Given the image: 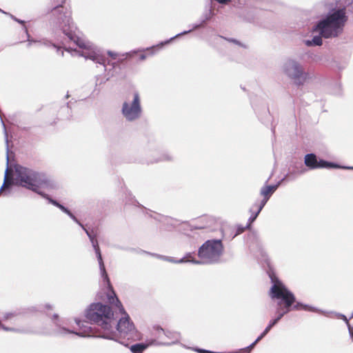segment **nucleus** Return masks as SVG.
<instances>
[{
  "mask_svg": "<svg viewBox=\"0 0 353 353\" xmlns=\"http://www.w3.org/2000/svg\"><path fill=\"white\" fill-rule=\"evenodd\" d=\"M85 316L90 321L96 323L101 329V334H95V327L90 326L89 323L75 319L79 327V332L69 330L56 322L58 327L57 334H75L80 336H97L103 339H114L115 334L112 331V324H115V317L110 307L101 303H92L86 310Z\"/></svg>",
  "mask_w": 353,
  "mask_h": 353,
  "instance_id": "nucleus-1",
  "label": "nucleus"
},
{
  "mask_svg": "<svg viewBox=\"0 0 353 353\" xmlns=\"http://www.w3.org/2000/svg\"><path fill=\"white\" fill-rule=\"evenodd\" d=\"M64 8L59 6L55 8V12L61 14L59 17V23L63 32L67 37L68 39L72 41L81 50L72 49L71 47L68 48L65 47V51L70 53L72 56L79 55L92 60L94 62L103 65L105 66V59L101 54L99 50L94 46L90 42L78 35L77 28L73 24L70 12H63Z\"/></svg>",
  "mask_w": 353,
  "mask_h": 353,
  "instance_id": "nucleus-2",
  "label": "nucleus"
},
{
  "mask_svg": "<svg viewBox=\"0 0 353 353\" xmlns=\"http://www.w3.org/2000/svg\"><path fill=\"white\" fill-rule=\"evenodd\" d=\"M347 20L345 6L331 10L325 18L313 27V31L319 35L314 36L311 40H305V44L307 46H321L322 37L330 39L339 37L342 34Z\"/></svg>",
  "mask_w": 353,
  "mask_h": 353,
  "instance_id": "nucleus-3",
  "label": "nucleus"
},
{
  "mask_svg": "<svg viewBox=\"0 0 353 353\" xmlns=\"http://www.w3.org/2000/svg\"><path fill=\"white\" fill-rule=\"evenodd\" d=\"M109 290L111 291V294L108 295L109 303L112 305H114L122 315L118 321V317H115V324H112V331L115 334L114 339H109L116 341H119L120 339L128 340L133 339L137 336V329L134 323L131 321L129 315L124 310L121 303L117 297L112 288H109Z\"/></svg>",
  "mask_w": 353,
  "mask_h": 353,
  "instance_id": "nucleus-4",
  "label": "nucleus"
},
{
  "mask_svg": "<svg viewBox=\"0 0 353 353\" xmlns=\"http://www.w3.org/2000/svg\"><path fill=\"white\" fill-rule=\"evenodd\" d=\"M223 251V246L221 240H208L199 248L198 255L200 260L190 259L191 254L179 260H174L171 257L161 256L160 258L174 263L191 262L194 264L213 263L219 260Z\"/></svg>",
  "mask_w": 353,
  "mask_h": 353,
  "instance_id": "nucleus-5",
  "label": "nucleus"
},
{
  "mask_svg": "<svg viewBox=\"0 0 353 353\" xmlns=\"http://www.w3.org/2000/svg\"><path fill=\"white\" fill-rule=\"evenodd\" d=\"M16 175L21 186L39 194H41L39 188L47 185L48 182L47 176L43 173L23 166L16 168Z\"/></svg>",
  "mask_w": 353,
  "mask_h": 353,
  "instance_id": "nucleus-6",
  "label": "nucleus"
},
{
  "mask_svg": "<svg viewBox=\"0 0 353 353\" xmlns=\"http://www.w3.org/2000/svg\"><path fill=\"white\" fill-rule=\"evenodd\" d=\"M270 296L272 299H276L283 301L284 307H278L276 313L277 317L272 320L266 327H269V330L276 325L279 321L288 312L290 311V307L295 301L294 294L287 289V288L280 282H276L270 289Z\"/></svg>",
  "mask_w": 353,
  "mask_h": 353,
  "instance_id": "nucleus-7",
  "label": "nucleus"
},
{
  "mask_svg": "<svg viewBox=\"0 0 353 353\" xmlns=\"http://www.w3.org/2000/svg\"><path fill=\"white\" fill-rule=\"evenodd\" d=\"M121 113L128 121L139 119L142 113L141 99L137 92L133 93L132 98L128 97L123 103Z\"/></svg>",
  "mask_w": 353,
  "mask_h": 353,
  "instance_id": "nucleus-8",
  "label": "nucleus"
},
{
  "mask_svg": "<svg viewBox=\"0 0 353 353\" xmlns=\"http://www.w3.org/2000/svg\"><path fill=\"white\" fill-rule=\"evenodd\" d=\"M283 71L298 85H303L309 77L308 73L304 71L301 64L293 59H287L284 62Z\"/></svg>",
  "mask_w": 353,
  "mask_h": 353,
  "instance_id": "nucleus-9",
  "label": "nucleus"
},
{
  "mask_svg": "<svg viewBox=\"0 0 353 353\" xmlns=\"http://www.w3.org/2000/svg\"><path fill=\"white\" fill-rule=\"evenodd\" d=\"M80 226L84 230L86 234L89 237V239L91 241L92 245L95 251L99 265L101 277L103 278L104 283H105L107 284L108 288H111L110 282L108 274L105 271V265H104V263H103V261L102 259V256H101V251H100V249H99V247L98 245L97 240L95 239V236L92 235L90 234V232L87 229H85L82 224Z\"/></svg>",
  "mask_w": 353,
  "mask_h": 353,
  "instance_id": "nucleus-10",
  "label": "nucleus"
},
{
  "mask_svg": "<svg viewBox=\"0 0 353 353\" xmlns=\"http://www.w3.org/2000/svg\"><path fill=\"white\" fill-rule=\"evenodd\" d=\"M304 163L307 167L311 170L322 168H341L339 165L327 162L323 160L318 161L316 156L314 154H307L305 156Z\"/></svg>",
  "mask_w": 353,
  "mask_h": 353,
  "instance_id": "nucleus-11",
  "label": "nucleus"
},
{
  "mask_svg": "<svg viewBox=\"0 0 353 353\" xmlns=\"http://www.w3.org/2000/svg\"><path fill=\"white\" fill-rule=\"evenodd\" d=\"M279 185V183L275 185H267L261 188L260 193L263 196V199L259 204V210L263 209L270 196L277 189Z\"/></svg>",
  "mask_w": 353,
  "mask_h": 353,
  "instance_id": "nucleus-12",
  "label": "nucleus"
},
{
  "mask_svg": "<svg viewBox=\"0 0 353 353\" xmlns=\"http://www.w3.org/2000/svg\"><path fill=\"white\" fill-rule=\"evenodd\" d=\"M155 341H152L149 344L145 343H137L130 346V350L132 353H140L146 350L149 345H152Z\"/></svg>",
  "mask_w": 353,
  "mask_h": 353,
  "instance_id": "nucleus-13",
  "label": "nucleus"
},
{
  "mask_svg": "<svg viewBox=\"0 0 353 353\" xmlns=\"http://www.w3.org/2000/svg\"><path fill=\"white\" fill-rule=\"evenodd\" d=\"M58 208L61 210L63 212L66 213L74 221L78 223L79 225H81V223L77 220V219L74 216V214L66 208H65L63 205L59 204Z\"/></svg>",
  "mask_w": 353,
  "mask_h": 353,
  "instance_id": "nucleus-14",
  "label": "nucleus"
},
{
  "mask_svg": "<svg viewBox=\"0 0 353 353\" xmlns=\"http://www.w3.org/2000/svg\"><path fill=\"white\" fill-rule=\"evenodd\" d=\"M293 308L294 310H299V309L302 308V309H303L305 310H307V311L318 312V310L316 309H315L314 307H310L307 305H303L299 303H297L296 305H294Z\"/></svg>",
  "mask_w": 353,
  "mask_h": 353,
  "instance_id": "nucleus-15",
  "label": "nucleus"
},
{
  "mask_svg": "<svg viewBox=\"0 0 353 353\" xmlns=\"http://www.w3.org/2000/svg\"><path fill=\"white\" fill-rule=\"evenodd\" d=\"M255 207H256V208L257 207L256 212H255V214H252V216L250 217V219H249V222H250V223L247 225V227H248V226L250 225V224L251 223H252V222H253V221L256 219V217L258 216L259 214V213H260V212L261 211V210H259V205H254L251 208V209H250V212H251L252 213L253 212V210H254V208H255Z\"/></svg>",
  "mask_w": 353,
  "mask_h": 353,
  "instance_id": "nucleus-16",
  "label": "nucleus"
},
{
  "mask_svg": "<svg viewBox=\"0 0 353 353\" xmlns=\"http://www.w3.org/2000/svg\"><path fill=\"white\" fill-rule=\"evenodd\" d=\"M192 30H187V31H184V32H181V33L177 34L176 36H174V37H172L170 40H168V41H165L164 43H161L159 45V46H160V47H161V46H163L164 44H167V43H168L171 40H172V39H175V38H176V37H179V36L186 34H188V33L190 32Z\"/></svg>",
  "mask_w": 353,
  "mask_h": 353,
  "instance_id": "nucleus-17",
  "label": "nucleus"
},
{
  "mask_svg": "<svg viewBox=\"0 0 353 353\" xmlns=\"http://www.w3.org/2000/svg\"><path fill=\"white\" fill-rule=\"evenodd\" d=\"M41 195L43 197H44V198L47 199L49 201V202H50V203L53 204L54 205H55V206H57V207H58V206H59V205L60 204V203H59L57 201H55V200H54V199H52L50 198V197L48 196V195H47V194H44V193H43V192H41Z\"/></svg>",
  "mask_w": 353,
  "mask_h": 353,
  "instance_id": "nucleus-18",
  "label": "nucleus"
},
{
  "mask_svg": "<svg viewBox=\"0 0 353 353\" xmlns=\"http://www.w3.org/2000/svg\"><path fill=\"white\" fill-rule=\"evenodd\" d=\"M269 327H266L261 334L255 340L256 342L260 341L269 332Z\"/></svg>",
  "mask_w": 353,
  "mask_h": 353,
  "instance_id": "nucleus-19",
  "label": "nucleus"
},
{
  "mask_svg": "<svg viewBox=\"0 0 353 353\" xmlns=\"http://www.w3.org/2000/svg\"><path fill=\"white\" fill-rule=\"evenodd\" d=\"M269 327H266L261 334L255 340L256 342L260 341L269 332Z\"/></svg>",
  "mask_w": 353,
  "mask_h": 353,
  "instance_id": "nucleus-20",
  "label": "nucleus"
},
{
  "mask_svg": "<svg viewBox=\"0 0 353 353\" xmlns=\"http://www.w3.org/2000/svg\"><path fill=\"white\" fill-rule=\"evenodd\" d=\"M269 327H266L261 334L255 340L256 342L260 341L269 332Z\"/></svg>",
  "mask_w": 353,
  "mask_h": 353,
  "instance_id": "nucleus-21",
  "label": "nucleus"
},
{
  "mask_svg": "<svg viewBox=\"0 0 353 353\" xmlns=\"http://www.w3.org/2000/svg\"><path fill=\"white\" fill-rule=\"evenodd\" d=\"M154 329L156 330V331L159 336L161 334H163L166 335L167 336H168V334L165 332V330L163 328H161L160 327H154Z\"/></svg>",
  "mask_w": 353,
  "mask_h": 353,
  "instance_id": "nucleus-22",
  "label": "nucleus"
},
{
  "mask_svg": "<svg viewBox=\"0 0 353 353\" xmlns=\"http://www.w3.org/2000/svg\"><path fill=\"white\" fill-rule=\"evenodd\" d=\"M245 230V228L244 227H240L239 226L237 228V231L235 233V234L234 235L233 238L235 237L236 236L240 234L241 233H242L243 231Z\"/></svg>",
  "mask_w": 353,
  "mask_h": 353,
  "instance_id": "nucleus-23",
  "label": "nucleus"
},
{
  "mask_svg": "<svg viewBox=\"0 0 353 353\" xmlns=\"http://www.w3.org/2000/svg\"><path fill=\"white\" fill-rule=\"evenodd\" d=\"M1 327L5 331H11V332H17V330L15 328L8 327L3 325H1Z\"/></svg>",
  "mask_w": 353,
  "mask_h": 353,
  "instance_id": "nucleus-24",
  "label": "nucleus"
},
{
  "mask_svg": "<svg viewBox=\"0 0 353 353\" xmlns=\"http://www.w3.org/2000/svg\"><path fill=\"white\" fill-rule=\"evenodd\" d=\"M108 54L110 57H111L112 59H115L118 57V54L113 52L112 51H108Z\"/></svg>",
  "mask_w": 353,
  "mask_h": 353,
  "instance_id": "nucleus-25",
  "label": "nucleus"
},
{
  "mask_svg": "<svg viewBox=\"0 0 353 353\" xmlns=\"http://www.w3.org/2000/svg\"><path fill=\"white\" fill-rule=\"evenodd\" d=\"M211 14H212V11L211 10H210L209 13L208 14H206L205 15V18L202 21V23H204L205 21H208L209 20L210 18H211Z\"/></svg>",
  "mask_w": 353,
  "mask_h": 353,
  "instance_id": "nucleus-26",
  "label": "nucleus"
},
{
  "mask_svg": "<svg viewBox=\"0 0 353 353\" xmlns=\"http://www.w3.org/2000/svg\"><path fill=\"white\" fill-rule=\"evenodd\" d=\"M215 1L219 3L225 4V3H228V2H230L231 0H215Z\"/></svg>",
  "mask_w": 353,
  "mask_h": 353,
  "instance_id": "nucleus-27",
  "label": "nucleus"
},
{
  "mask_svg": "<svg viewBox=\"0 0 353 353\" xmlns=\"http://www.w3.org/2000/svg\"><path fill=\"white\" fill-rule=\"evenodd\" d=\"M347 326H348L350 334L351 337H353V327H352L350 324H348Z\"/></svg>",
  "mask_w": 353,
  "mask_h": 353,
  "instance_id": "nucleus-28",
  "label": "nucleus"
},
{
  "mask_svg": "<svg viewBox=\"0 0 353 353\" xmlns=\"http://www.w3.org/2000/svg\"><path fill=\"white\" fill-rule=\"evenodd\" d=\"M340 316H341V318L343 320H344V321L346 322L347 325L350 324V323H349V322H348V320H347V317H346L345 315H343V314H340Z\"/></svg>",
  "mask_w": 353,
  "mask_h": 353,
  "instance_id": "nucleus-29",
  "label": "nucleus"
},
{
  "mask_svg": "<svg viewBox=\"0 0 353 353\" xmlns=\"http://www.w3.org/2000/svg\"><path fill=\"white\" fill-rule=\"evenodd\" d=\"M172 157L168 154L163 155L162 160H170Z\"/></svg>",
  "mask_w": 353,
  "mask_h": 353,
  "instance_id": "nucleus-30",
  "label": "nucleus"
},
{
  "mask_svg": "<svg viewBox=\"0 0 353 353\" xmlns=\"http://www.w3.org/2000/svg\"><path fill=\"white\" fill-rule=\"evenodd\" d=\"M202 26V23L201 24H195L193 26L192 30H196Z\"/></svg>",
  "mask_w": 353,
  "mask_h": 353,
  "instance_id": "nucleus-31",
  "label": "nucleus"
},
{
  "mask_svg": "<svg viewBox=\"0 0 353 353\" xmlns=\"http://www.w3.org/2000/svg\"><path fill=\"white\" fill-rule=\"evenodd\" d=\"M12 18L14 21H17V22H19V23H21V24H23V23H24V21H23L19 20V19H17V18L14 17L13 16H12Z\"/></svg>",
  "mask_w": 353,
  "mask_h": 353,
  "instance_id": "nucleus-32",
  "label": "nucleus"
},
{
  "mask_svg": "<svg viewBox=\"0 0 353 353\" xmlns=\"http://www.w3.org/2000/svg\"><path fill=\"white\" fill-rule=\"evenodd\" d=\"M12 18L14 21H17V22H19V23H21V24H23V23H24V21H23L19 20V19H17V18L14 17L13 16H12Z\"/></svg>",
  "mask_w": 353,
  "mask_h": 353,
  "instance_id": "nucleus-33",
  "label": "nucleus"
},
{
  "mask_svg": "<svg viewBox=\"0 0 353 353\" xmlns=\"http://www.w3.org/2000/svg\"><path fill=\"white\" fill-rule=\"evenodd\" d=\"M228 40L229 41H231V42H232V43H236V44H237V45H240V43H239L238 41L235 40V39H228Z\"/></svg>",
  "mask_w": 353,
  "mask_h": 353,
  "instance_id": "nucleus-34",
  "label": "nucleus"
},
{
  "mask_svg": "<svg viewBox=\"0 0 353 353\" xmlns=\"http://www.w3.org/2000/svg\"><path fill=\"white\" fill-rule=\"evenodd\" d=\"M257 343H258V342H256V341H254V342H253L250 345H249V346L248 347V348H249V349H252V348H253V347H254V345H255Z\"/></svg>",
  "mask_w": 353,
  "mask_h": 353,
  "instance_id": "nucleus-35",
  "label": "nucleus"
},
{
  "mask_svg": "<svg viewBox=\"0 0 353 353\" xmlns=\"http://www.w3.org/2000/svg\"><path fill=\"white\" fill-rule=\"evenodd\" d=\"M257 343H258V342H256V341H254V342H253L250 345H249V346L248 347V348H249V349H252V348H253V347H254V345H255Z\"/></svg>",
  "mask_w": 353,
  "mask_h": 353,
  "instance_id": "nucleus-36",
  "label": "nucleus"
},
{
  "mask_svg": "<svg viewBox=\"0 0 353 353\" xmlns=\"http://www.w3.org/2000/svg\"><path fill=\"white\" fill-rule=\"evenodd\" d=\"M137 52L136 51H133V52H127L125 53L124 55H127V56H132L134 54H135Z\"/></svg>",
  "mask_w": 353,
  "mask_h": 353,
  "instance_id": "nucleus-37",
  "label": "nucleus"
},
{
  "mask_svg": "<svg viewBox=\"0 0 353 353\" xmlns=\"http://www.w3.org/2000/svg\"><path fill=\"white\" fill-rule=\"evenodd\" d=\"M145 58H146V55H145V54H141L140 55V57H139V59H140L141 60H144V59H145Z\"/></svg>",
  "mask_w": 353,
  "mask_h": 353,
  "instance_id": "nucleus-38",
  "label": "nucleus"
},
{
  "mask_svg": "<svg viewBox=\"0 0 353 353\" xmlns=\"http://www.w3.org/2000/svg\"><path fill=\"white\" fill-rule=\"evenodd\" d=\"M153 48H154V47H153V48H147L146 50H149V51H151V54H154V52H153Z\"/></svg>",
  "mask_w": 353,
  "mask_h": 353,
  "instance_id": "nucleus-39",
  "label": "nucleus"
},
{
  "mask_svg": "<svg viewBox=\"0 0 353 353\" xmlns=\"http://www.w3.org/2000/svg\"><path fill=\"white\" fill-rule=\"evenodd\" d=\"M343 168L353 170V167H343Z\"/></svg>",
  "mask_w": 353,
  "mask_h": 353,
  "instance_id": "nucleus-40",
  "label": "nucleus"
},
{
  "mask_svg": "<svg viewBox=\"0 0 353 353\" xmlns=\"http://www.w3.org/2000/svg\"><path fill=\"white\" fill-rule=\"evenodd\" d=\"M271 280H273V278H271ZM272 281L274 282V283H276V282H279V281H278V280H276V281ZM280 283H281V282L280 281ZM274 285V284H273V285H272V286H273Z\"/></svg>",
  "mask_w": 353,
  "mask_h": 353,
  "instance_id": "nucleus-41",
  "label": "nucleus"
},
{
  "mask_svg": "<svg viewBox=\"0 0 353 353\" xmlns=\"http://www.w3.org/2000/svg\"><path fill=\"white\" fill-rule=\"evenodd\" d=\"M54 319H58V316H57V314H54Z\"/></svg>",
  "mask_w": 353,
  "mask_h": 353,
  "instance_id": "nucleus-42",
  "label": "nucleus"
},
{
  "mask_svg": "<svg viewBox=\"0 0 353 353\" xmlns=\"http://www.w3.org/2000/svg\"><path fill=\"white\" fill-rule=\"evenodd\" d=\"M46 307L49 309L51 308V306L50 305H46Z\"/></svg>",
  "mask_w": 353,
  "mask_h": 353,
  "instance_id": "nucleus-43",
  "label": "nucleus"
},
{
  "mask_svg": "<svg viewBox=\"0 0 353 353\" xmlns=\"http://www.w3.org/2000/svg\"><path fill=\"white\" fill-rule=\"evenodd\" d=\"M196 229H201L203 227H195Z\"/></svg>",
  "mask_w": 353,
  "mask_h": 353,
  "instance_id": "nucleus-44",
  "label": "nucleus"
},
{
  "mask_svg": "<svg viewBox=\"0 0 353 353\" xmlns=\"http://www.w3.org/2000/svg\"><path fill=\"white\" fill-rule=\"evenodd\" d=\"M61 55L63 56V50L61 51Z\"/></svg>",
  "mask_w": 353,
  "mask_h": 353,
  "instance_id": "nucleus-45",
  "label": "nucleus"
},
{
  "mask_svg": "<svg viewBox=\"0 0 353 353\" xmlns=\"http://www.w3.org/2000/svg\"><path fill=\"white\" fill-rule=\"evenodd\" d=\"M110 76H114V73L112 72V73L110 74Z\"/></svg>",
  "mask_w": 353,
  "mask_h": 353,
  "instance_id": "nucleus-46",
  "label": "nucleus"
},
{
  "mask_svg": "<svg viewBox=\"0 0 353 353\" xmlns=\"http://www.w3.org/2000/svg\"><path fill=\"white\" fill-rule=\"evenodd\" d=\"M352 317H353V311H352V314L350 318H352Z\"/></svg>",
  "mask_w": 353,
  "mask_h": 353,
  "instance_id": "nucleus-47",
  "label": "nucleus"
},
{
  "mask_svg": "<svg viewBox=\"0 0 353 353\" xmlns=\"http://www.w3.org/2000/svg\"><path fill=\"white\" fill-rule=\"evenodd\" d=\"M143 352H140V353H142Z\"/></svg>",
  "mask_w": 353,
  "mask_h": 353,
  "instance_id": "nucleus-48",
  "label": "nucleus"
}]
</instances>
